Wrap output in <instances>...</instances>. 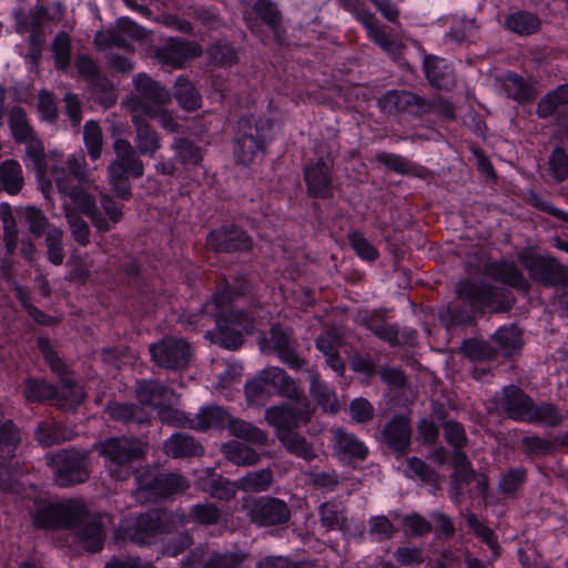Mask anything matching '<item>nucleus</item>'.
Returning a JSON list of instances; mask_svg holds the SVG:
<instances>
[{"instance_id": "63", "label": "nucleus", "mask_w": 568, "mask_h": 568, "mask_svg": "<svg viewBox=\"0 0 568 568\" xmlns=\"http://www.w3.org/2000/svg\"><path fill=\"white\" fill-rule=\"evenodd\" d=\"M83 140L88 149V153L92 160L101 156L102 148V130L98 122L89 121L83 129Z\"/></svg>"}, {"instance_id": "51", "label": "nucleus", "mask_w": 568, "mask_h": 568, "mask_svg": "<svg viewBox=\"0 0 568 568\" xmlns=\"http://www.w3.org/2000/svg\"><path fill=\"white\" fill-rule=\"evenodd\" d=\"M310 393L317 404L324 409L337 410L338 400L335 393L321 379L317 372L310 371Z\"/></svg>"}, {"instance_id": "26", "label": "nucleus", "mask_w": 568, "mask_h": 568, "mask_svg": "<svg viewBox=\"0 0 568 568\" xmlns=\"http://www.w3.org/2000/svg\"><path fill=\"white\" fill-rule=\"evenodd\" d=\"M486 275L496 282L506 284L517 291L528 293L531 285L513 261H495L485 265Z\"/></svg>"}, {"instance_id": "27", "label": "nucleus", "mask_w": 568, "mask_h": 568, "mask_svg": "<svg viewBox=\"0 0 568 568\" xmlns=\"http://www.w3.org/2000/svg\"><path fill=\"white\" fill-rule=\"evenodd\" d=\"M105 413L113 422L128 426H149L151 423L149 412L135 403H122L112 400L106 404Z\"/></svg>"}, {"instance_id": "37", "label": "nucleus", "mask_w": 568, "mask_h": 568, "mask_svg": "<svg viewBox=\"0 0 568 568\" xmlns=\"http://www.w3.org/2000/svg\"><path fill=\"white\" fill-rule=\"evenodd\" d=\"M278 440L284 448L292 455L304 459L307 463L317 458L313 445L297 432H286L280 435Z\"/></svg>"}, {"instance_id": "45", "label": "nucleus", "mask_w": 568, "mask_h": 568, "mask_svg": "<svg viewBox=\"0 0 568 568\" xmlns=\"http://www.w3.org/2000/svg\"><path fill=\"white\" fill-rule=\"evenodd\" d=\"M23 174L18 161L9 159L0 165V187L10 195L18 194L23 186Z\"/></svg>"}, {"instance_id": "1", "label": "nucleus", "mask_w": 568, "mask_h": 568, "mask_svg": "<svg viewBox=\"0 0 568 568\" xmlns=\"http://www.w3.org/2000/svg\"><path fill=\"white\" fill-rule=\"evenodd\" d=\"M455 292L457 300L439 311V320L446 326L471 325L477 313L486 308L494 313H506L516 302L511 291L484 281H460Z\"/></svg>"}, {"instance_id": "50", "label": "nucleus", "mask_w": 568, "mask_h": 568, "mask_svg": "<svg viewBox=\"0 0 568 568\" xmlns=\"http://www.w3.org/2000/svg\"><path fill=\"white\" fill-rule=\"evenodd\" d=\"M48 465L54 475V481L60 487L71 485V452L61 449L48 456Z\"/></svg>"}, {"instance_id": "9", "label": "nucleus", "mask_w": 568, "mask_h": 568, "mask_svg": "<svg viewBox=\"0 0 568 568\" xmlns=\"http://www.w3.org/2000/svg\"><path fill=\"white\" fill-rule=\"evenodd\" d=\"M78 181V185H73V211L78 210L90 217L93 225L100 232H108L111 230L110 223L99 212L95 197L92 191L95 185L91 179V172L82 164L73 159V181Z\"/></svg>"}, {"instance_id": "3", "label": "nucleus", "mask_w": 568, "mask_h": 568, "mask_svg": "<svg viewBox=\"0 0 568 568\" xmlns=\"http://www.w3.org/2000/svg\"><path fill=\"white\" fill-rule=\"evenodd\" d=\"M244 392L248 403L258 405H264L274 395L290 400H304L305 395L296 381L277 366L262 369L246 382Z\"/></svg>"}, {"instance_id": "18", "label": "nucleus", "mask_w": 568, "mask_h": 568, "mask_svg": "<svg viewBox=\"0 0 568 568\" xmlns=\"http://www.w3.org/2000/svg\"><path fill=\"white\" fill-rule=\"evenodd\" d=\"M206 246L215 253H247L253 248V240L237 225L224 224L207 234Z\"/></svg>"}, {"instance_id": "4", "label": "nucleus", "mask_w": 568, "mask_h": 568, "mask_svg": "<svg viewBox=\"0 0 568 568\" xmlns=\"http://www.w3.org/2000/svg\"><path fill=\"white\" fill-rule=\"evenodd\" d=\"M115 158L108 166V180L111 191L122 201L132 197L130 179H140L144 174V164L139 151L126 139L113 142Z\"/></svg>"}, {"instance_id": "39", "label": "nucleus", "mask_w": 568, "mask_h": 568, "mask_svg": "<svg viewBox=\"0 0 568 568\" xmlns=\"http://www.w3.org/2000/svg\"><path fill=\"white\" fill-rule=\"evenodd\" d=\"M172 149L175 152V160L186 169L202 164L203 151L194 141L187 138H178L172 143Z\"/></svg>"}, {"instance_id": "34", "label": "nucleus", "mask_w": 568, "mask_h": 568, "mask_svg": "<svg viewBox=\"0 0 568 568\" xmlns=\"http://www.w3.org/2000/svg\"><path fill=\"white\" fill-rule=\"evenodd\" d=\"M169 387L153 379H141L136 382L135 397L140 405L160 407L168 398Z\"/></svg>"}, {"instance_id": "10", "label": "nucleus", "mask_w": 568, "mask_h": 568, "mask_svg": "<svg viewBox=\"0 0 568 568\" xmlns=\"http://www.w3.org/2000/svg\"><path fill=\"white\" fill-rule=\"evenodd\" d=\"M72 514L75 541L88 552L95 554L102 550L105 534L101 516L91 514L79 499H73Z\"/></svg>"}, {"instance_id": "19", "label": "nucleus", "mask_w": 568, "mask_h": 568, "mask_svg": "<svg viewBox=\"0 0 568 568\" xmlns=\"http://www.w3.org/2000/svg\"><path fill=\"white\" fill-rule=\"evenodd\" d=\"M149 448L148 443L135 436L109 438L100 445V454L116 465L142 459Z\"/></svg>"}, {"instance_id": "64", "label": "nucleus", "mask_w": 568, "mask_h": 568, "mask_svg": "<svg viewBox=\"0 0 568 568\" xmlns=\"http://www.w3.org/2000/svg\"><path fill=\"white\" fill-rule=\"evenodd\" d=\"M548 165L555 182L559 183L568 178V154L562 148H556L551 152Z\"/></svg>"}, {"instance_id": "24", "label": "nucleus", "mask_w": 568, "mask_h": 568, "mask_svg": "<svg viewBox=\"0 0 568 568\" xmlns=\"http://www.w3.org/2000/svg\"><path fill=\"white\" fill-rule=\"evenodd\" d=\"M413 428L408 417L404 415H394L384 426L382 430V442L387 448L403 457L409 452L412 444Z\"/></svg>"}, {"instance_id": "20", "label": "nucleus", "mask_w": 568, "mask_h": 568, "mask_svg": "<svg viewBox=\"0 0 568 568\" xmlns=\"http://www.w3.org/2000/svg\"><path fill=\"white\" fill-rule=\"evenodd\" d=\"M203 50L195 41L169 38L154 51V58L162 64L179 69L189 60L201 57Z\"/></svg>"}, {"instance_id": "33", "label": "nucleus", "mask_w": 568, "mask_h": 568, "mask_svg": "<svg viewBox=\"0 0 568 568\" xmlns=\"http://www.w3.org/2000/svg\"><path fill=\"white\" fill-rule=\"evenodd\" d=\"M164 452L173 458H187L203 455V447L186 433H175L164 443Z\"/></svg>"}, {"instance_id": "41", "label": "nucleus", "mask_w": 568, "mask_h": 568, "mask_svg": "<svg viewBox=\"0 0 568 568\" xmlns=\"http://www.w3.org/2000/svg\"><path fill=\"white\" fill-rule=\"evenodd\" d=\"M274 483V474L271 468L250 471L237 479V487L244 493L267 491Z\"/></svg>"}, {"instance_id": "40", "label": "nucleus", "mask_w": 568, "mask_h": 568, "mask_svg": "<svg viewBox=\"0 0 568 568\" xmlns=\"http://www.w3.org/2000/svg\"><path fill=\"white\" fill-rule=\"evenodd\" d=\"M503 88L508 98L519 103L532 101L537 95L534 85L517 73H508L503 81Z\"/></svg>"}, {"instance_id": "59", "label": "nucleus", "mask_w": 568, "mask_h": 568, "mask_svg": "<svg viewBox=\"0 0 568 568\" xmlns=\"http://www.w3.org/2000/svg\"><path fill=\"white\" fill-rule=\"evenodd\" d=\"M344 342V333L339 327H326L315 339V347L323 354L327 355L339 351Z\"/></svg>"}, {"instance_id": "5", "label": "nucleus", "mask_w": 568, "mask_h": 568, "mask_svg": "<svg viewBox=\"0 0 568 568\" xmlns=\"http://www.w3.org/2000/svg\"><path fill=\"white\" fill-rule=\"evenodd\" d=\"M37 345L49 364L52 373L57 375L61 390L42 379H28L26 382L24 396L29 402H44L52 399L57 400L58 405L64 406L62 402L67 400L71 394L69 372L58 354L51 347L48 339L39 337L37 339Z\"/></svg>"}, {"instance_id": "32", "label": "nucleus", "mask_w": 568, "mask_h": 568, "mask_svg": "<svg viewBox=\"0 0 568 568\" xmlns=\"http://www.w3.org/2000/svg\"><path fill=\"white\" fill-rule=\"evenodd\" d=\"M423 69L428 82L438 89H449L454 85V71L445 59L427 54L424 58Z\"/></svg>"}, {"instance_id": "52", "label": "nucleus", "mask_w": 568, "mask_h": 568, "mask_svg": "<svg viewBox=\"0 0 568 568\" xmlns=\"http://www.w3.org/2000/svg\"><path fill=\"white\" fill-rule=\"evenodd\" d=\"M505 27L516 34L529 36L538 31L540 20L531 12L517 11L506 18Z\"/></svg>"}, {"instance_id": "22", "label": "nucleus", "mask_w": 568, "mask_h": 568, "mask_svg": "<svg viewBox=\"0 0 568 568\" xmlns=\"http://www.w3.org/2000/svg\"><path fill=\"white\" fill-rule=\"evenodd\" d=\"M264 141L257 126L252 125L251 119L239 121V131L234 138V156L237 164L248 165L256 154L263 151Z\"/></svg>"}, {"instance_id": "6", "label": "nucleus", "mask_w": 568, "mask_h": 568, "mask_svg": "<svg viewBox=\"0 0 568 568\" xmlns=\"http://www.w3.org/2000/svg\"><path fill=\"white\" fill-rule=\"evenodd\" d=\"M256 284L252 281V276L248 272L236 271L221 281L216 292L212 295L211 301L204 303L205 311L220 310L219 314L224 312H241L242 310H235L233 302L242 297H251L250 311L255 314V310L261 307L260 302L255 298Z\"/></svg>"}, {"instance_id": "29", "label": "nucleus", "mask_w": 568, "mask_h": 568, "mask_svg": "<svg viewBox=\"0 0 568 568\" xmlns=\"http://www.w3.org/2000/svg\"><path fill=\"white\" fill-rule=\"evenodd\" d=\"M133 84L138 94L131 95L130 98H138L141 99L142 102L155 105H165L172 100L169 90L146 73L136 74L133 78Z\"/></svg>"}, {"instance_id": "43", "label": "nucleus", "mask_w": 568, "mask_h": 568, "mask_svg": "<svg viewBox=\"0 0 568 568\" xmlns=\"http://www.w3.org/2000/svg\"><path fill=\"white\" fill-rule=\"evenodd\" d=\"M222 452L225 458L236 466H254L261 459L255 449L236 440L224 444Z\"/></svg>"}, {"instance_id": "49", "label": "nucleus", "mask_w": 568, "mask_h": 568, "mask_svg": "<svg viewBox=\"0 0 568 568\" xmlns=\"http://www.w3.org/2000/svg\"><path fill=\"white\" fill-rule=\"evenodd\" d=\"M20 442V433L13 422H2L0 425V464H6L14 457Z\"/></svg>"}, {"instance_id": "13", "label": "nucleus", "mask_w": 568, "mask_h": 568, "mask_svg": "<svg viewBox=\"0 0 568 568\" xmlns=\"http://www.w3.org/2000/svg\"><path fill=\"white\" fill-rule=\"evenodd\" d=\"M152 361L160 367L179 371L186 368L191 357V345L183 338L165 337L150 345Z\"/></svg>"}, {"instance_id": "8", "label": "nucleus", "mask_w": 568, "mask_h": 568, "mask_svg": "<svg viewBox=\"0 0 568 568\" xmlns=\"http://www.w3.org/2000/svg\"><path fill=\"white\" fill-rule=\"evenodd\" d=\"M519 261L529 277L547 288L562 290L568 286V266L550 255L524 253Z\"/></svg>"}, {"instance_id": "57", "label": "nucleus", "mask_w": 568, "mask_h": 568, "mask_svg": "<svg viewBox=\"0 0 568 568\" xmlns=\"http://www.w3.org/2000/svg\"><path fill=\"white\" fill-rule=\"evenodd\" d=\"M320 520L327 530L344 531L346 529L347 519L334 501H327L320 506Z\"/></svg>"}, {"instance_id": "14", "label": "nucleus", "mask_w": 568, "mask_h": 568, "mask_svg": "<svg viewBox=\"0 0 568 568\" xmlns=\"http://www.w3.org/2000/svg\"><path fill=\"white\" fill-rule=\"evenodd\" d=\"M138 498L140 499L145 495V499L151 500L181 494L190 487L185 477L174 473L158 474L152 477L142 475L138 477Z\"/></svg>"}, {"instance_id": "60", "label": "nucleus", "mask_w": 568, "mask_h": 568, "mask_svg": "<svg viewBox=\"0 0 568 568\" xmlns=\"http://www.w3.org/2000/svg\"><path fill=\"white\" fill-rule=\"evenodd\" d=\"M0 215L3 225V241L8 254H12L18 244V231L16 227V220L9 204L0 205Z\"/></svg>"}, {"instance_id": "42", "label": "nucleus", "mask_w": 568, "mask_h": 568, "mask_svg": "<svg viewBox=\"0 0 568 568\" xmlns=\"http://www.w3.org/2000/svg\"><path fill=\"white\" fill-rule=\"evenodd\" d=\"M178 104L187 112L196 111L202 105V98L194 84L184 77H179L174 85Z\"/></svg>"}, {"instance_id": "30", "label": "nucleus", "mask_w": 568, "mask_h": 568, "mask_svg": "<svg viewBox=\"0 0 568 568\" xmlns=\"http://www.w3.org/2000/svg\"><path fill=\"white\" fill-rule=\"evenodd\" d=\"M57 158L55 153H52L50 158L51 182L55 184L58 192L63 200L65 219L71 223V209L69 206V201L71 200V160L67 159L65 161H61Z\"/></svg>"}, {"instance_id": "44", "label": "nucleus", "mask_w": 568, "mask_h": 568, "mask_svg": "<svg viewBox=\"0 0 568 568\" xmlns=\"http://www.w3.org/2000/svg\"><path fill=\"white\" fill-rule=\"evenodd\" d=\"M229 432L232 436L253 445L266 446L268 444L266 432L240 418H232Z\"/></svg>"}, {"instance_id": "21", "label": "nucleus", "mask_w": 568, "mask_h": 568, "mask_svg": "<svg viewBox=\"0 0 568 568\" xmlns=\"http://www.w3.org/2000/svg\"><path fill=\"white\" fill-rule=\"evenodd\" d=\"M270 344L271 349L281 362L291 369L297 371L306 365V361L297 352L298 343L292 328H285L280 324L272 325L270 328Z\"/></svg>"}, {"instance_id": "56", "label": "nucleus", "mask_w": 568, "mask_h": 568, "mask_svg": "<svg viewBox=\"0 0 568 568\" xmlns=\"http://www.w3.org/2000/svg\"><path fill=\"white\" fill-rule=\"evenodd\" d=\"M221 509L213 503L196 504L187 514L189 523L203 526L216 525L221 519Z\"/></svg>"}, {"instance_id": "48", "label": "nucleus", "mask_w": 568, "mask_h": 568, "mask_svg": "<svg viewBox=\"0 0 568 568\" xmlns=\"http://www.w3.org/2000/svg\"><path fill=\"white\" fill-rule=\"evenodd\" d=\"M460 351L465 357L471 362L494 361L498 357V349L491 342L471 338L466 339L460 346Z\"/></svg>"}, {"instance_id": "12", "label": "nucleus", "mask_w": 568, "mask_h": 568, "mask_svg": "<svg viewBox=\"0 0 568 568\" xmlns=\"http://www.w3.org/2000/svg\"><path fill=\"white\" fill-rule=\"evenodd\" d=\"M361 325L368 329L381 341L396 347L412 344L416 339V331L410 328L400 329L396 324L389 323L385 310L367 312L361 318Z\"/></svg>"}, {"instance_id": "35", "label": "nucleus", "mask_w": 568, "mask_h": 568, "mask_svg": "<svg viewBox=\"0 0 568 568\" xmlns=\"http://www.w3.org/2000/svg\"><path fill=\"white\" fill-rule=\"evenodd\" d=\"M159 517L154 509L138 516L129 529L130 539L139 545L148 544L150 538L160 534Z\"/></svg>"}, {"instance_id": "17", "label": "nucleus", "mask_w": 568, "mask_h": 568, "mask_svg": "<svg viewBox=\"0 0 568 568\" xmlns=\"http://www.w3.org/2000/svg\"><path fill=\"white\" fill-rule=\"evenodd\" d=\"M493 402L499 415L516 422H526L534 405V399L521 387L514 384L504 386Z\"/></svg>"}, {"instance_id": "28", "label": "nucleus", "mask_w": 568, "mask_h": 568, "mask_svg": "<svg viewBox=\"0 0 568 568\" xmlns=\"http://www.w3.org/2000/svg\"><path fill=\"white\" fill-rule=\"evenodd\" d=\"M71 523V504L54 503L40 508L33 516V524L42 529L68 527Z\"/></svg>"}, {"instance_id": "31", "label": "nucleus", "mask_w": 568, "mask_h": 568, "mask_svg": "<svg viewBox=\"0 0 568 568\" xmlns=\"http://www.w3.org/2000/svg\"><path fill=\"white\" fill-rule=\"evenodd\" d=\"M333 440L335 450L343 459L363 462L368 456L367 446L354 434L342 428L333 432Z\"/></svg>"}, {"instance_id": "61", "label": "nucleus", "mask_w": 568, "mask_h": 568, "mask_svg": "<svg viewBox=\"0 0 568 568\" xmlns=\"http://www.w3.org/2000/svg\"><path fill=\"white\" fill-rule=\"evenodd\" d=\"M211 61L215 65L232 67L240 60L239 52L227 42H216L209 49Z\"/></svg>"}, {"instance_id": "25", "label": "nucleus", "mask_w": 568, "mask_h": 568, "mask_svg": "<svg viewBox=\"0 0 568 568\" xmlns=\"http://www.w3.org/2000/svg\"><path fill=\"white\" fill-rule=\"evenodd\" d=\"M307 194L316 199H331L333 192L332 172L323 159L306 164L303 170Z\"/></svg>"}, {"instance_id": "15", "label": "nucleus", "mask_w": 568, "mask_h": 568, "mask_svg": "<svg viewBox=\"0 0 568 568\" xmlns=\"http://www.w3.org/2000/svg\"><path fill=\"white\" fill-rule=\"evenodd\" d=\"M296 406L278 405L265 410V419L276 428V436L294 432L302 424H307L312 416L311 404L304 395V400H294Z\"/></svg>"}, {"instance_id": "55", "label": "nucleus", "mask_w": 568, "mask_h": 568, "mask_svg": "<svg viewBox=\"0 0 568 568\" xmlns=\"http://www.w3.org/2000/svg\"><path fill=\"white\" fill-rule=\"evenodd\" d=\"M89 87L91 88L95 100L101 105L110 108L115 104L118 100V91L105 74L101 73L95 77V79L89 83Z\"/></svg>"}, {"instance_id": "54", "label": "nucleus", "mask_w": 568, "mask_h": 568, "mask_svg": "<svg viewBox=\"0 0 568 568\" xmlns=\"http://www.w3.org/2000/svg\"><path fill=\"white\" fill-rule=\"evenodd\" d=\"M453 481L456 484V495H459V484H470L477 477L476 471L473 469L471 463L467 455L462 450H455L453 458Z\"/></svg>"}, {"instance_id": "7", "label": "nucleus", "mask_w": 568, "mask_h": 568, "mask_svg": "<svg viewBox=\"0 0 568 568\" xmlns=\"http://www.w3.org/2000/svg\"><path fill=\"white\" fill-rule=\"evenodd\" d=\"M126 106L131 112L134 126V145L142 156L154 158L162 148L159 132L150 124L146 118L156 119L158 110L154 105L142 102L138 98H128Z\"/></svg>"}, {"instance_id": "46", "label": "nucleus", "mask_w": 568, "mask_h": 568, "mask_svg": "<svg viewBox=\"0 0 568 568\" xmlns=\"http://www.w3.org/2000/svg\"><path fill=\"white\" fill-rule=\"evenodd\" d=\"M566 104H568V84H561L539 100L536 112L539 119H548Z\"/></svg>"}, {"instance_id": "2", "label": "nucleus", "mask_w": 568, "mask_h": 568, "mask_svg": "<svg viewBox=\"0 0 568 568\" xmlns=\"http://www.w3.org/2000/svg\"><path fill=\"white\" fill-rule=\"evenodd\" d=\"M219 313L220 310L205 311V306H202L197 313L189 315L187 323L195 327H206L211 322H214L215 329L207 331L206 337L210 338L212 343L217 344L225 349H239L244 343V337L239 329L231 325L236 324L243 327L246 332H252L254 329L255 321L253 312L241 311L233 313L224 312V314Z\"/></svg>"}, {"instance_id": "58", "label": "nucleus", "mask_w": 568, "mask_h": 568, "mask_svg": "<svg viewBox=\"0 0 568 568\" xmlns=\"http://www.w3.org/2000/svg\"><path fill=\"white\" fill-rule=\"evenodd\" d=\"M20 143L26 144L27 158L31 161L33 170L43 178L47 173L48 163L42 141L34 134L28 141H21Z\"/></svg>"}, {"instance_id": "38", "label": "nucleus", "mask_w": 568, "mask_h": 568, "mask_svg": "<svg viewBox=\"0 0 568 568\" xmlns=\"http://www.w3.org/2000/svg\"><path fill=\"white\" fill-rule=\"evenodd\" d=\"M491 343L498 349V356L508 357L519 351L521 342V333L518 327H500L493 336Z\"/></svg>"}, {"instance_id": "16", "label": "nucleus", "mask_w": 568, "mask_h": 568, "mask_svg": "<svg viewBox=\"0 0 568 568\" xmlns=\"http://www.w3.org/2000/svg\"><path fill=\"white\" fill-rule=\"evenodd\" d=\"M379 108L389 114L407 113L423 118L429 113L432 102L407 90H389L378 99Z\"/></svg>"}, {"instance_id": "47", "label": "nucleus", "mask_w": 568, "mask_h": 568, "mask_svg": "<svg viewBox=\"0 0 568 568\" xmlns=\"http://www.w3.org/2000/svg\"><path fill=\"white\" fill-rule=\"evenodd\" d=\"M8 123L13 140L19 143L28 141L36 134L30 125L26 110L20 105H13L9 110Z\"/></svg>"}, {"instance_id": "23", "label": "nucleus", "mask_w": 568, "mask_h": 568, "mask_svg": "<svg viewBox=\"0 0 568 568\" xmlns=\"http://www.w3.org/2000/svg\"><path fill=\"white\" fill-rule=\"evenodd\" d=\"M244 20L252 32H260L262 23L280 38L284 33L282 27L283 13L273 0H255L252 12H245Z\"/></svg>"}, {"instance_id": "53", "label": "nucleus", "mask_w": 568, "mask_h": 568, "mask_svg": "<svg viewBox=\"0 0 568 568\" xmlns=\"http://www.w3.org/2000/svg\"><path fill=\"white\" fill-rule=\"evenodd\" d=\"M562 422V415L558 408L550 403H540L539 405H531L529 418L526 423L542 424L549 427H556Z\"/></svg>"}, {"instance_id": "36", "label": "nucleus", "mask_w": 568, "mask_h": 568, "mask_svg": "<svg viewBox=\"0 0 568 568\" xmlns=\"http://www.w3.org/2000/svg\"><path fill=\"white\" fill-rule=\"evenodd\" d=\"M232 418L233 417L225 408L207 406L202 408L196 415V420L190 422V427L200 430H206L209 428H229Z\"/></svg>"}, {"instance_id": "11", "label": "nucleus", "mask_w": 568, "mask_h": 568, "mask_svg": "<svg viewBox=\"0 0 568 568\" xmlns=\"http://www.w3.org/2000/svg\"><path fill=\"white\" fill-rule=\"evenodd\" d=\"M250 521L258 527L286 525L292 517L291 506L283 499L273 496H260L247 506Z\"/></svg>"}, {"instance_id": "62", "label": "nucleus", "mask_w": 568, "mask_h": 568, "mask_svg": "<svg viewBox=\"0 0 568 568\" xmlns=\"http://www.w3.org/2000/svg\"><path fill=\"white\" fill-rule=\"evenodd\" d=\"M237 490V480L233 483L223 476L213 477L207 483L210 496L223 501L233 499Z\"/></svg>"}]
</instances>
